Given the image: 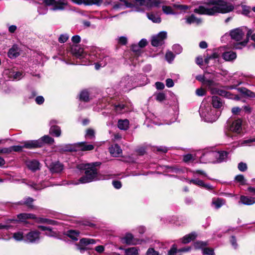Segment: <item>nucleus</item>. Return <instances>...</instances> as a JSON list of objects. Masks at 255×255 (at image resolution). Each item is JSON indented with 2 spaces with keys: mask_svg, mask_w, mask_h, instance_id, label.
<instances>
[{
  "mask_svg": "<svg viewBox=\"0 0 255 255\" xmlns=\"http://www.w3.org/2000/svg\"><path fill=\"white\" fill-rule=\"evenodd\" d=\"M177 253V249L175 246H173L170 249V250L168 251V255H176Z\"/></svg>",
  "mask_w": 255,
  "mask_h": 255,
  "instance_id": "64",
  "label": "nucleus"
},
{
  "mask_svg": "<svg viewBox=\"0 0 255 255\" xmlns=\"http://www.w3.org/2000/svg\"><path fill=\"white\" fill-rule=\"evenodd\" d=\"M217 112L212 108L210 104L204 101L201 104L199 114L201 118L206 122L213 123L216 121L219 117Z\"/></svg>",
  "mask_w": 255,
  "mask_h": 255,
  "instance_id": "5",
  "label": "nucleus"
},
{
  "mask_svg": "<svg viewBox=\"0 0 255 255\" xmlns=\"http://www.w3.org/2000/svg\"><path fill=\"white\" fill-rule=\"evenodd\" d=\"M242 14L250 16V14L251 12V9L252 8L251 7L246 5H242Z\"/></svg>",
  "mask_w": 255,
  "mask_h": 255,
  "instance_id": "40",
  "label": "nucleus"
},
{
  "mask_svg": "<svg viewBox=\"0 0 255 255\" xmlns=\"http://www.w3.org/2000/svg\"><path fill=\"white\" fill-rule=\"evenodd\" d=\"M67 235L72 239L77 241L79 235V232L75 230H69L67 232Z\"/></svg>",
  "mask_w": 255,
  "mask_h": 255,
  "instance_id": "37",
  "label": "nucleus"
},
{
  "mask_svg": "<svg viewBox=\"0 0 255 255\" xmlns=\"http://www.w3.org/2000/svg\"><path fill=\"white\" fill-rule=\"evenodd\" d=\"M70 52L73 56L81 60V65H84V62L88 61V58L87 57V55H89V54H87L84 49L79 45H75L72 46Z\"/></svg>",
  "mask_w": 255,
  "mask_h": 255,
  "instance_id": "8",
  "label": "nucleus"
},
{
  "mask_svg": "<svg viewBox=\"0 0 255 255\" xmlns=\"http://www.w3.org/2000/svg\"><path fill=\"white\" fill-rule=\"evenodd\" d=\"M188 182L190 184L192 183L194 185H196L199 187H202L203 185L204 181L202 180L197 178V179H193L189 180Z\"/></svg>",
  "mask_w": 255,
  "mask_h": 255,
  "instance_id": "42",
  "label": "nucleus"
},
{
  "mask_svg": "<svg viewBox=\"0 0 255 255\" xmlns=\"http://www.w3.org/2000/svg\"><path fill=\"white\" fill-rule=\"evenodd\" d=\"M203 253L205 255H214L213 250L210 248H204L203 250Z\"/></svg>",
  "mask_w": 255,
  "mask_h": 255,
  "instance_id": "54",
  "label": "nucleus"
},
{
  "mask_svg": "<svg viewBox=\"0 0 255 255\" xmlns=\"http://www.w3.org/2000/svg\"><path fill=\"white\" fill-rule=\"evenodd\" d=\"M87 57L88 58V61L84 62V65H90L93 62L96 61L95 69L97 70L99 69L101 67L105 66L111 60L109 56L99 49L94 50L89 54V55H87Z\"/></svg>",
  "mask_w": 255,
  "mask_h": 255,
  "instance_id": "3",
  "label": "nucleus"
},
{
  "mask_svg": "<svg viewBox=\"0 0 255 255\" xmlns=\"http://www.w3.org/2000/svg\"><path fill=\"white\" fill-rule=\"evenodd\" d=\"M196 234L195 233H192L184 236L182 239V242L184 244H187L195 239Z\"/></svg>",
  "mask_w": 255,
  "mask_h": 255,
  "instance_id": "27",
  "label": "nucleus"
},
{
  "mask_svg": "<svg viewBox=\"0 0 255 255\" xmlns=\"http://www.w3.org/2000/svg\"><path fill=\"white\" fill-rule=\"evenodd\" d=\"M123 1L126 7L132 8V11H141L143 9L141 6L145 5L147 7H158L163 3L160 0H120Z\"/></svg>",
  "mask_w": 255,
  "mask_h": 255,
  "instance_id": "4",
  "label": "nucleus"
},
{
  "mask_svg": "<svg viewBox=\"0 0 255 255\" xmlns=\"http://www.w3.org/2000/svg\"><path fill=\"white\" fill-rule=\"evenodd\" d=\"M235 179L241 185H245L246 184V180L243 175H238L236 176L235 177Z\"/></svg>",
  "mask_w": 255,
  "mask_h": 255,
  "instance_id": "47",
  "label": "nucleus"
},
{
  "mask_svg": "<svg viewBox=\"0 0 255 255\" xmlns=\"http://www.w3.org/2000/svg\"><path fill=\"white\" fill-rule=\"evenodd\" d=\"M241 92L250 98H255V93L245 88L240 89Z\"/></svg>",
  "mask_w": 255,
  "mask_h": 255,
  "instance_id": "34",
  "label": "nucleus"
},
{
  "mask_svg": "<svg viewBox=\"0 0 255 255\" xmlns=\"http://www.w3.org/2000/svg\"><path fill=\"white\" fill-rule=\"evenodd\" d=\"M236 53L233 51L225 52L223 54V57L226 61H232L236 58Z\"/></svg>",
  "mask_w": 255,
  "mask_h": 255,
  "instance_id": "26",
  "label": "nucleus"
},
{
  "mask_svg": "<svg viewBox=\"0 0 255 255\" xmlns=\"http://www.w3.org/2000/svg\"><path fill=\"white\" fill-rule=\"evenodd\" d=\"M38 140H41V146H43V144L44 143H48V144H52L54 143V138L51 137L49 135H45L39 138Z\"/></svg>",
  "mask_w": 255,
  "mask_h": 255,
  "instance_id": "30",
  "label": "nucleus"
},
{
  "mask_svg": "<svg viewBox=\"0 0 255 255\" xmlns=\"http://www.w3.org/2000/svg\"><path fill=\"white\" fill-rule=\"evenodd\" d=\"M239 204L251 205L255 203V197L242 195L240 196Z\"/></svg>",
  "mask_w": 255,
  "mask_h": 255,
  "instance_id": "17",
  "label": "nucleus"
},
{
  "mask_svg": "<svg viewBox=\"0 0 255 255\" xmlns=\"http://www.w3.org/2000/svg\"><path fill=\"white\" fill-rule=\"evenodd\" d=\"M231 132L239 134L242 132V121L240 119L234 120L229 126Z\"/></svg>",
  "mask_w": 255,
  "mask_h": 255,
  "instance_id": "11",
  "label": "nucleus"
},
{
  "mask_svg": "<svg viewBox=\"0 0 255 255\" xmlns=\"http://www.w3.org/2000/svg\"><path fill=\"white\" fill-rule=\"evenodd\" d=\"M218 57V54L217 53H213L211 55L206 57L204 60V62L206 64H208L210 60H215Z\"/></svg>",
  "mask_w": 255,
  "mask_h": 255,
  "instance_id": "46",
  "label": "nucleus"
},
{
  "mask_svg": "<svg viewBox=\"0 0 255 255\" xmlns=\"http://www.w3.org/2000/svg\"><path fill=\"white\" fill-rule=\"evenodd\" d=\"M48 9L46 7H39L38 8V12L40 14H45L47 13Z\"/></svg>",
  "mask_w": 255,
  "mask_h": 255,
  "instance_id": "61",
  "label": "nucleus"
},
{
  "mask_svg": "<svg viewBox=\"0 0 255 255\" xmlns=\"http://www.w3.org/2000/svg\"><path fill=\"white\" fill-rule=\"evenodd\" d=\"M225 203L224 200L221 198H218L215 200H213L212 204L215 206L216 209H219Z\"/></svg>",
  "mask_w": 255,
  "mask_h": 255,
  "instance_id": "39",
  "label": "nucleus"
},
{
  "mask_svg": "<svg viewBox=\"0 0 255 255\" xmlns=\"http://www.w3.org/2000/svg\"><path fill=\"white\" fill-rule=\"evenodd\" d=\"M162 10L163 12L166 14L175 15L177 14V12H175L174 9L170 6H162Z\"/></svg>",
  "mask_w": 255,
  "mask_h": 255,
  "instance_id": "33",
  "label": "nucleus"
},
{
  "mask_svg": "<svg viewBox=\"0 0 255 255\" xmlns=\"http://www.w3.org/2000/svg\"><path fill=\"white\" fill-rule=\"evenodd\" d=\"M203 84L208 87V88H211L215 85V82L213 80L208 79L206 78Z\"/></svg>",
  "mask_w": 255,
  "mask_h": 255,
  "instance_id": "50",
  "label": "nucleus"
},
{
  "mask_svg": "<svg viewBox=\"0 0 255 255\" xmlns=\"http://www.w3.org/2000/svg\"><path fill=\"white\" fill-rule=\"evenodd\" d=\"M173 51L176 54H180L182 51V47L179 44H174L172 47Z\"/></svg>",
  "mask_w": 255,
  "mask_h": 255,
  "instance_id": "49",
  "label": "nucleus"
},
{
  "mask_svg": "<svg viewBox=\"0 0 255 255\" xmlns=\"http://www.w3.org/2000/svg\"><path fill=\"white\" fill-rule=\"evenodd\" d=\"M114 187L116 189H120L122 187V183L120 181L114 180L112 182Z\"/></svg>",
  "mask_w": 255,
  "mask_h": 255,
  "instance_id": "59",
  "label": "nucleus"
},
{
  "mask_svg": "<svg viewBox=\"0 0 255 255\" xmlns=\"http://www.w3.org/2000/svg\"><path fill=\"white\" fill-rule=\"evenodd\" d=\"M175 56L171 51H167L165 54L166 60L169 62L171 63L174 60Z\"/></svg>",
  "mask_w": 255,
  "mask_h": 255,
  "instance_id": "45",
  "label": "nucleus"
},
{
  "mask_svg": "<svg viewBox=\"0 0 255 255\" xmlns=\"http://www.w3.org/2000/svg\"><path fill=\"white\" fill-rule=\"evenodd\" d=\"M33 219L35 220L36 223L40 224H47L54 225L55 224V221L54 220L42 217H37L36 216L35 218H33Z\"/></svg>",
  "mask_w": 255,
  "mask_h": 255,
  "instance_id": "23",
  "label": "nucleus"
},
{
  "mask_svg": "<svg viewBox=\"0 0 255 255\" xmlns=\"http://www.w3.org/2000/svg\"><path fill=\"white\" fill-rule=\"evenodd\" d=\"M115 108L117 113L119 114H121L125 112V111H123L125 109V105L124 104L116 105Z\"/></svg>",
  "mask_w": 255,
  "mask_h": 255,
  "instance_id": "51",
  "label": "nucleus"
},
{
  "mask_svg": "<svg viewBox=\"0 0 255 255\" xmlns=\"http://www.w3.org/2000/svg\"><path fill=\"white\" fill-rule=\"evenodd\" d=\"M23 148L27 149L35 148L41 147V140H33L24 141Z\"/></svg>",
  "mask_w": 255,
  "mask_h": 255,
  "instance_id": "15",
  "label": "nucleus"
},
{
  "mask_svg": "<svg viewBox=\"0 0 255 255\" xmlns=\"http://www.w3.org/2000/svg\"><path fill=\"white\" fill-rule=\"evenodd\" d=\"M238 169L241 171L244 172L247 169V165L245 163L240 162L238 164Z\"/></svg>",
  "mask_w": 255,
  "mask_h": 255,
  "instance_id": "53",
  "label": "nucleus"
},
{
  "mask_svg": "<svg viewBox=\"0 0 255 255\" xmlns=\"http://www.w3.org/2000/svg\"><path fill=\"white\" fill-rule=\"evenodd\" d=\"M233 2L235 0H229ZM234 5L228 0H208L205 5H200L194 10L196 13L213 15L218 13H225L232 11Z\"/></svg>",
  "mask_w": 255,
  "mask_h": 255,
  "instance_id": "1",
  "label": "nucleus"
},
{
  "mask_svg": "<svg viewBox=\"0 0 255 255\" xmlns=\"http://www.w3.org/2000/svg\"><path fill=\"white\" fill-rule=\"evenodd\" d=\"M76 146L82 151H90L94 148V146L91 144H88L86 142H79L76 144Z\"/></svg>",
  "mask_w": 255,
  "mask_h": 255,
  "instance_id": "18",
  "label": "nucleus"
},
{
  "mask_svg": "<svg viewBox=\"0 0 255 255\" xmlns=\"http://www.w3.org/2000/svg\"><path fill=\"white\" fill-rule=\"evenodd\" d=\"M186 23L187 24H191L196 23L197 24H199L201 22V20L200 19L197 18L194 15L192 14L191 16L186 18L185 19Z\"/></svg>",
  "mask_w": 255,
  "mask_h": 255,
  "instance_id": "28",
  "label": "nucleus"
},
{
  "mask_svg": "<svg viewBox=\"0 0 255 255\" xmlns=\"http://www.w3.org/2000/svg\"><path fill=\"white\" fill-rule=\"evenodd\" d=\"M109 151L113 156L117 157L122 153V149L118 144H115L109 147Z\"/></svg>",
  "mask_w": 255,
  "mask_h": 255,
  "instance_id": "19",
  "label": "nucleus"
},
{
  "mask_svg": "<svg viewBox=\"0 0 255 255\" xmlns=\"http://www.w3.org/2000/svg\"><path fill=\"white\" fill-rule=\"evenodd\" d=\"M44 101V99L41 96H38L35 99V102L38 105H41V104H43Z\"/></svg>",
  "mask_w": 255,
  "mask_h": 255,
  "instance_id": "62",
  "label": "nucleus"
},
{
  "mask_svg": "<svg viewBox=\"0 0 255 255\" xmlns=\"http://www.w3.org/2000/svg\"><path fill=\"white\" fill-rule=\"evenodd\" d=\"M228 154V152L225 151H211L204 153L201 158L203 159L205 158L207 162H215L214 159L215 158L217 162H221L227 160Z\"/></svg>",
  "mask_w": 255,
  "mask_h": 255,
  "instance_id": "7",
  "label": "nucleus"
},
{
  "mask_svg": "<svg viewBox=\"0 0 255 255\" xmlns=\"http://www.w3.org/2000/svg\"><path fill=\"white\" fill-rule=\"evenodd\" d=\"M34 201V199L30 197H26L23 199V200L20 201L17 203L18 205H25L28 208L33 209L34 206L32 205V203Z\"/></svg>",
  "mask_w": 255,
  "mask_h": 255,
  "instance_id": "25",
  "label": "nucleus"
},
{
  "mask_svg": "<svg viewBox=\"0 0 255 255\" xmlns=\"http://www.w3.org/2000/svg\"><path fill=\"white\" fill-rule=\"evenodd\" d=\"M126 255H137L138 249L136 247H130L125 250Z\"/></svg>",
  "mask_w": 255,
  "mask_h": 255,
  "instance_id": "31",
  "label": "nucleus"
},
{
  "mask_svg": "<svg viewBox=\"0 0 255 255\" xmlns=\"http://www.w3.org/2000/svg\"><path fill=\"white\" fill-rule=\"evenodd\" d=\"M23 72L17 71L13 73L12 77L14 80H19L23 77Z\"/></svg>",
  "mask_w": 255,
  "mask_h": 255,
  "instance_id": "44",
  "label": "nucleus"
},
{
  "mask_svg": "<svg viewBox=\"0 0 255 255\" xmlns=\"http://www.w3.org/2000/svg\"><path fill=\"white\" fill-rule=\"evenodd\" d=\"M97 163H80L77 165V168L80 171L84 170L85 175L78 180H71L67 184L77 185L79 184H85L97 180H108L111 178L109 175H104L98 177L95 165Z\"/></svg>",
  "mask_w": 255,
  "mask_h": 255,
  "instance_id": "2",
  "label": "nucleus"
},
{
  "mask_svg": "<svg viewBox=\"0 0 255 255\" xmlns=\"http://www.w3.org/2000/svg\"><path fill=\"white\" fill-rule=\"evenodd\" d=\"M146 15L148 18L154 23H159L161 21V18L158 15L153 13H147Z\"/></svg>",
  "mask_w": 255,
  "mask_h": 255,
  "instance_id": "29",
  "label": "nucleus"
},
{
  "mask_svg": "<svg viewBox=\"0 0 255 255\" xmlns=\"http://www.w3.org/2000/svg\"><path fill=\"white\" fill-rule=\"evenodd\" d=\"M69 36L67 34H61L58 38V41L61 43H65L68 39Z\"/></svg>",
  "mask_w": 255,
  "mask_h": 255,
  "instance_id": "48",
  "label": "nucleus"
},
{
  "mask_svg": "<svg viewBox=\"0 0 255 255\" xmlns=\"http://www.w3.org/2000/svg\"><path fill=\"white\" fill-rule=\"evenodd\" d=\"M206 246V244L203 242H197L194 244V246L196 249L201 248Z\"/></svg>",
  "mask_w": 255,
  "mask_h": 255,
  "instance_id": "57",
  "label": "nucleus"
},
{
  "mask_svg": "<svg viewBox=\"0 0 255 255\" xmlns=\"http://www.w3.org/2000/svg\"><path fill=\"white\" fill-rule=\"evenodd\" d=\"M8 56L11 59L17 57L19 55L18 48L16 45H13L8 52Z\"/></svg>",
  "mask_w": 255,
  "mask_h": 255,
  "instance_id": "22",
  "label": "nucleus"
},
{
  "mask_svg": "<svg viewBox=\"0 0 255 255\" xmlns=\"http://www.w3.org/2000/svg\"><path fill=\"white\" fill-rule=\"evenodd\" d=\"M57 123V121L54 120L50 121V125L51 127L49 129V133L54 136L59 137L61 135V130L59 127L54 125Z\"/></svg>",
  "mask_w": 255,
  "mask_h": 255,
  "instance_id": "13",
  "label": "nucleus"
},
{
  "mask_svg": "<svg viewBox=\"0 0 255 255\" xmlns=\"http://www.w3.org/2000/svg\"><path fill=\"white\" fill-rule=\"evenodd\" d=\"M246 32V27L237 28L230 31V34L232 39L236 41V43L233 45V48L242 49L246 46L248 42L247 40H243Z\"/></svg>",
  "mask_w": 255,
  "mask_h": 255,
  "instance_id": "6",
  "label": "nucleus"
},
{
  "mask_svg": "<svg viewBox=\"0 0 255 255\" xmlns=\"http://www.w3.org/2000/svg\"><path fill=\"white\" fill-rule=\"evenodd\" d=\"M26 165L28 168L33 172L40 169V163L35 159L27 160Z\"/></svg>",
  "mask_w": 255,
  "mask_h": 255,
  "instance_id": "16",
  "label": "nucleus"
},
{
  "mask_svg": "<svg viewBox=\"0 0 255 255\" xmlns=\"http://www.w3.org/2000/svg\"><path fill=\"white\" fill-rule=\"evenodd\" d=\"M167 38V32H160L158 34L152 37L151 45L155 47L161 46L164 43V40Z\"/></svg>",
  "mask_w": 255,
  "mask_h": 255,
  "instance_id": "9",
  "label": "nucleus"
},
{
  "mask_svg": "<svg viewBox=\"0 0 255 255\" xmlns=\"http://www.w3.org/2000/svg\"><path fill=\"white\" fill-rule=\"evenodd\" d=\"M165 98V95L163 93H159L157 94L156 99L160 102L163 101Z\"/></svg>",
  "mask_w": 255,
  "mask_h": 255,
  "instance_id": "56",
  "label": "nucleus"
},
{
  "mask_svg": "<svg viewBox=\"0 0 255 255\" xmlns=\"http://www.w3.org/2000/svg\"><path fill=\"white\" fill-rule=\"evenodd\" d=\"M173 7L175 9L180 10L181 12H185L187 9H189L190 8L189 6L186 5L177 4H174L173 5Z\"/></svg>",
  "mask_w": 255,
  "mask_h": 255,
  "instance_id": "38",
  "label": "nucleus"
},
{
  "mask_svg": "<svg viewBox=\"0 0 255 255\" xmlns=\"http://www.w3.org/2000/svg\"><path fill=\"white\" fill-rule=\"evenodd\" d=\"M254 142H255V138H251L250 139L244 140L241 142V145L244 146V145H249L251 146L252 145V143Z\"/></svg>",
  "mask_w": 255,
  "mask_h": 255,
  "instance_id": "43",
  "label": "nucleus"
},
{
  "mask_svg": "<svg viewBox=\"0 0 255 255\" xmlns=\"http://www.w3.org/2000/svg\"><path fill=\"white\" fill-rule=\"evenodd\" d=\"M129 121L127 119L119 120L118 122V127L121 130H126L129 128Z\"/></svg>",
  "mask_w": 255,
  "mask_h": 255,
  "instance_id": "24",
  "label": "nucleus"
},
{
  "mask_svg": "<svg viewBox=\"0 0 255 255\" xmlns=\"http://www.w3.org/2000/svg\"><path fill=\"white\" fill-rule=\"evenodd\" d=\"M23 148V146H20V145L11 146H10L11 152L12 151H15V152L21 151Z\"/></svg>",
  "mask_w": 255,
  "mask_h": 255,
  "instance_id": "52",
  "label": "nucleus"
},
{
  "mask_svg": "<svg viewBox=\"0 0 255 255\" xmlns=\"http://www.w3.org/2000/svg\"><path fill=\"white\" fill-rule=\"evenodd\" d=\"M49 169L52 173H59L64 169V165L59 161L52 162L49 166Z\"/></svg>",
  "mask_w": 255,
  "mask_h": 255,
  "instance_id": "14",
  "label": "nucleus"
},
{
  "mask_svg": "<svg viewBox=\"0 0 255 255\" xmlns=\"http://www.w3.org/2000/svg\"><path fill=\"white\" fill-rule=\"evenodd\" d=\"M89 93L87 91H83L80 94V99L84 102H88L89 101Z\"/></svg>",
  "mask_w": 255,
  "mask_h": 255,
  "instance_id": "41",
  "label": "nucleus"
},
{
  "mask_svg": "<svg viewBox=\"0 0 255 255\" xmlns=\"http://www.w3.org/2000/svg\"><path fill=\"white\" fill-rule=\"evenodd\" d=\"M12 237L13 239L16 241H24L25 235H24L23 233L21 231H18L14 233L13 234Z\"/></svg>",
  "mask_w": 255,
  "mask_h": 255,
  "instance_id": "32",
  "label": "nucleus"
},
{
  "mask_svg": "<svg viewBox=\"0 0 255 255\" xmlns=\"http://www.w3.org/2000/svg\"><path fill=\"white\" fill-rule=\"evenodd\" d=\"M146 255H159V253L153 248H149L146 252Z\"/></svg>",
  "mask_w": 255,
  "mask_h": 255,
  "instance_id": "58",
  "label": "nucleus"
},
{
  "mask_svg": "<svg viewBox=\"0 0 255 255\" xmlns=\"http://www.w3.org/2000/svg\"><path fill=\"white\" fill-rule=\"evenodd\" d=\"M95 243V240L92 239L83 238L80 241V244L81 246H86L90 244H94Z\"/></svg>",
  "mask_w": 255,
  "mask_h": 255,
  "instance_id": "35",
  "label": "nucleus"
},
{
  "mask_svg": "<svg viewBox=\"0 0 255 255\" xmlns=\"http://www.w3.org/2000/svg\"><path fill=\"white\" fill-rule=\"evenodd\" d=\"M40 233L37 231H31L25 235L24 242L29 243H37L40 239Z\"/></svg>",
  "mask_w": 255,
  "mask_h": 255,
  "instance_id": "10",
  "label": "nucleus"
},
{
  "mask_svg": "<svg viewBox=\"0 0 255 255\" xmlns=\"http://www.w3.org/2000/svg\"><path fill=\"white\" fill-rule=\"evenodd\" d=\"M95 132L93 129H88L87 130L86 136L87 137H89L90 138H92L94 137Z\"/></svg>",
  "mask_w": 255,
  "mask_h": 255,
  "instance_id": "55",
  "label": "nucleus"
},
{
  "mask_svg": "<svg viewBox=\"0 0 255 255\" xmlns=\"http://www.w3.org/2000/svg\"><path fill=\"white\" fill-rule=\"evenodd\" d=\"M212 104L214 108L219 109L222 107L223 102L219 97L213 96L212 98Z\"/></svg>",
  "mask_w": 255,
  "mask_h": 255,
  "instance_id": "21",
  "label": "nucleus"
},
{
  "mask_svg": "<svg viewBox=\"0 0 255 255\" xmlns=\"http://www.w3.org/2000/svg\"><path fill=\"white\" fill-rule=\"evenodd\" d=\"M35 218V215L33 214L30 213H21L18 215H17V219H7L6 220V223H17L18 221H20L21 222H25V220L28 219H33V218Z\"/></svg>",
  "mask_w": 255,
  "mask_h": 255,
  "instance_id": "12",
  "label": "nucleus"
},
{
  "mask_svg": "<svg viewBox=\"0 0 255 255\" xmlns=\"http://www.w3.org/2000/svg\"><path fill=\"white\" fill-rule=\"evenodd\" d=\"M166 85L168 88L172 87L174 86V82L173 80L170 78L166 79Z\"/></svg>",
  "mask_w": 255,
  "mask_h": 255,
  "instance_id": "63",
  "label": "nucleus"
},
{
  "mask_svg": "<svg viewBox=\"0 0 255 255\" xmlns=\"http://www.w3.org/2000/svg\"><path fill=\"white\" fill-rule=\"evenodd\" d=\"M71 40H72V41L73 43H78L81 41V37H80V36H79L78 35H76L73 36L72 37Z\"/></svg>",
  "mask_w": 255,
  "mask_h": 255,
  "instance_id": "60",
  "label": "nucleus"
},
{
  "mask_svg": "<svg viewBox=\"0 0 255 255\" xmlns=\"http://www.w3.org/2000/svg\"><path fill=\"white\" fill-rule=\"evenodd\" d=\"M122 242L128 245H136L137 241H136L132 234H127L124 237L122 238Z\"/></svg>",
  "mask_w": 255,
  "mask_h": 255,
  "instance_id": "20",
  "label": "nucleus"
},
{
  "mask_svg": "<svg viewBox=\"0 0 255 255\" xmlns=\"http://www.w3.org/2000/svg\"><path fill=\"white\" fill-rule=\"evenodd\" d=\"M103 3V0H83V3L85 5L96 4L100 5Z\"/></svg>",
  "mask_w": 255,
  "mask_h": 255,
  "instance_id": "36",
  "label": "nucleus"
}]
</instances>
